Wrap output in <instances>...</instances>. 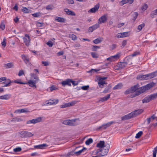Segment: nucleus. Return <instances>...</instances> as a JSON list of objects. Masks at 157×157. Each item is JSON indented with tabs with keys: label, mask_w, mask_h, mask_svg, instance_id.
Wrapping results in <instances>:
<instances>
[{
	"label": "nucleus",
	"mask_w": 157,
	"mask_h": 157,
	"mask_svg": "<svg viewBox=\"0 0 157 157\" xmlns=\"http://www.w3.org/2000/svg\"><path fill=\"white\" fill-rule=\"evenodd\" d=\"M153 86V84L150 83L139 88V85L137 84L132 87L130 89L127 90L125 91V94H127L131 93V95H129V98H133L144 92L146 90H149Z\"/></svg>",
	"instance_id": "f257e3e1"
},
{
	"label": "nucleus",
	"mask_w": 157,
	"mask_h": 157,
	"mask_svg": "<svg viewBox=\"0 0 157 157\" xmlns=\"http://www.w3.org/2000/svg\"><path fill=\"white\" fill-rule=\"evenodd\" d=\"M143 110L142 109L135 110L131 113L122 117L121 119L123 121L130 119L133 117H136V116L142 113L143 112Z\"/></svg>",
	"instance_id": "f03ea898"
},
{
	"label": "nucleus",
	"mask_w": 157,
	"mask_h": 157,
	"mask_svg": "<svg viewBox=\"0 0 157 157\" xmlns=\"http://www.w3.org/2000/svg\"><path fill=\"white\" fill-rule=\"evenodd\" d=\"M62 123L65 125L74 126L77 125L79 124V120L78 119L68 120L64 121Z\"/></svg>",
	"instance_id": "7ed1b4c3"
},
{
	"label": "nucleus",
	"mask_w": 157,
	"mask_h": 157,
	"mask_svg": "<svg viewBox=\"0 0 157 157\" xmlns=\"http://www.w3.org/2000/svg\"><path fill=\"white\" fill-rule=\"evenodd\" d=\"M157 98V93L149 95L145 97L143 100V102L147 103Z\"/></svg>",
	"instance_id": "20e7f679"
},
{
	"label": "nucleus",
	"mask_w": 157,
	"mask_h": 157,
	"mask_svg": "<svg viewBox=\"0 0 157 157\" xmlns=\"http://www.w3.org/2000/svg\"><path fill=\"white\" fill-rule=\"evenodd\" d=\"M109 148V144H105L104 147H103V148L101 151V155L103 156L107 155L108 152Z\"/></svg>",
	"instance_id": "39448f33"
},
{
	"label": "nucleus",
	"mask_w": 157,
	"mask_h": 157,
	"mask_svg": "<svg viewBox=\"0 0 157 157\" xmlns=\"http://www.w3.org/2000/svg\"><path fill=\"white\" fill-rule=\"evenodd\" d=\"M107 20V15L106 14H104L99 18L98 21V24H99L104 23L106 22Z\"/></svg>",
	"instance_id": "423d86ee"
},
{
	"label": "nucleus",
	"mask_w": 157,
	"mask_h": 157,
	"mask_svg": "<svg viewBox=\"0 0 157 157\" xmlns=\"http://www.w3.org/2000/svg\"><path fill=\"white\" fill-rule=\"evenodd\" d=\"M41 121V118L38 117L36 119H33L32 120H29L27 122V124H35L40 122Z\"/></svg>",
	"instance_id": "0eeeda50"
},
{
	"label": "nucleus",
	"mask_w": 157,
	"mask_h": 157,
	"mask_svg": "<svg viewBox=\"0 0 157 157\" xmlns=\"http://www.w3.org/2000/svg\"><path fill=\"white\" fill-rule=\"evenodd\" d=\"M23 39L24 42L27 46H29L30 41L29 36L27 34H25Z\"/></svg>",
	"instance_id": "6e6552de"
},
{
	"label": "nucleus",
	"mask_w": 157,
	"mask_h": 157,
	"mask_svg": "<svg viewBox=\"0 0 157 157\" xmlns=\"http://www.w3.org/2000/svg\"><path fill=\"white\" fill-rule=\"evenodd\" d=\"M77 103V102L75 101H73L71 102H68L64 104L61 105V107L62 108H65L71 106H72L74 105L75 104Z\"/></svg>",
	"instance_id": "1a4fd4ad"
},
{
	"label": "nucleus",
	"mask_w": 157,
	"mask_h": 157,
	"mask_svg": "<svg viewBox=\"0 0 157 157\" xmlns=\"http://www.w3.org/2000/svg\"><path fill=\"white\" fill-rule=\"evenodd\" d=\"M71 79H67L65 80L62 81L61 82V84L62 86L64 87L66 85H67L69 86H71Z\"/></svg>",
	"instance_id": "9d476101"
},
{
	"label": "nucleus",
	"mask_w": 157,
	"mask_h": 157,
	"mask_svg": "<svg viewBox=\"0 0 157 157\" xmlns=\"http://www.w3.org/2000/svg\"><path fill=\"white\" fill-rule=\"evenodd\" d=\"M99 7V4H96L94 7L92 8L89 10L88 12L89 13H95L98 10Z\"/></svg>",
	"instance_id": "9b49d317"
},
{
	"label": "nucleus",
	"mask_w": 157,
	"mask_h": 157,
	"mask_svg": "<svg viewBox=\"0 0 157 157\" xmlns=\"http://www.w3.org/2000/svg\"><path fill=\"white\" fill-rule=\"evenodd\" d=\"M58 100H49L47 101L46 102V103L47 105H51L54 104H56L58 103Z\"/></svg>",
	"instance_id": "f8f14e48"
},
{
	"label": "nucleus",
	"mask_w": 157,
	"mask_h": 157,
	"mask_svg": "<svg viewBox=\"0 0 157 157\" xmlns=\"http://www.w3.org/2000/svg\"><path fill=\"white\" fill-rule=\"evenodd\" d=\"M99 27V25L98 23L96 24L93 26L89 28V32H93L94 30H96Z\"/></svg>",
	"instance_id": "ddd939ff"
},
{
	"label": "nucleus",
	"mask_w": 157,
	"mask_h": 157,
	"mask_svg": "<svg viewBox=\"0 0 157 157\" xmlns=\"http://www.w3.org/2000/svg\"><path fill=\"white\" fill-rule=\"evenodd\" d=\"M21 58L26 64H27L29 62V58L28 56L24 54H22L21 55Z\"/></svg>",
	"instance_id": "4468645a"
},
{
	"label": "nucleus",
	"mask_w": 157,
	"mask_h": 157,
	"mask_svg": "<svg viewBox=\"0 0 157 157\" xmlns=\"http://www.w3.org/2000/svg\"><path fill=\"white\" fill-rule=\"evenodd\" d=\"M106 78L103 77L101 78H99L98 82V84L100 86H103L104 84H105V80Z\"/></svg>",
	"instance_id": "2eb2a0df"
},
{
	"label": "nucleus",
	"mask_w": 157,
	"mask_h": 157,
	"mask_svg": "<svg viewBox=\"0 0 157 157\" xmlns=\"http://www.w3.org/2000/svg\"><path fill=\"white\" fill-rule=\"evenodd\" d=\"M11 95L10 94H6L2 95L0 96V99L2 100H8L11 97Z\"/></svg>",
	"instance_id": "dca6fc26"
},
{
	"label": "nucleus",
	"mask_w": 157,
	"mask_h": 157,
	"mask_svg": "<svg viewBox=\"0 0 157 157\" xmlns=\"http://www.w3.org/2000/svg\"><path fill=\"white\" fill-rule=\"evenodd\" d=\"M31 76L33 80V81L35 82V83H37L39 80V78L34 73H31Z\"/></svg>",
	"instance_id": "f3484780"
},
{
	"label": "nucleus",
	"mask_w": 157,
	"mask_h": 157,
	"mask_svg": "<svg viewBox=\"0 0 157 157\" xmlns=\"http://www.w3.org/2000/svg\"><path fill=\"white\" fill-rule=\"evenodd\" d=\"M64 11L67 14L71 16H75V13L73 11L69 10L68 9H65L64 10Z\"/></svg>",
	"instance_id": "a211bd4d"
},
{
	"label": "nucleus",
	"mask_w": 157,
	"mask_h": 157,
	"mask_svg": "<svg viewBox=\"0 0 157 157\" xmlns=\"http://www.w3.org/2000/svg\"><path fill=\"white\" fill-rule=\"evenodd\" d=\"M4 66L6 69L10 68L13 67L14 64L13 62H10L4 64Z\"/></svg>",
	"instance_id": "6ab92c4d"
},
{
	"label": "nucleus",
	"mask_w": 157,
	"mask_h": 157,
	"mask_svg": "<svg viewBox=\"0 0 157 157\" xmlns=\"http://www.w3.org/2000/svg\"><path fill=\"white\" fill-rule=\"evenodd\" d=\"M136 78L140 80H146L145 75H139L137 76Z\"/></svg>",
	"instance_id": "aec40b11"
},
{
	"label": "nucleus",
	"mask_w": 157,
	"mask_h": 157,
	"mask_svg": "<svg viewBox=\"0 0 157 157\" xmlns=\"http://www.w3.org/2000/svg\"><path fill=\"white\" fill-rule=\"evenodd\" d=\"M105 142L104 141H100L99 143H98L97 144V147L102 148L104 147L105 145Z\"/></svg>",
	"instance_id": "412c9836"
},
{
	"label": "nucleus",
	"mask_w": 157,
	"mask_h": 157,
	"mask_svg": "<svg viewBox=\"0 0 157 157\" xmlns=\"http://www.w3.org/2000/svg\"><path fill=\"white\" fill-rule=\"evenodd\" d=\"M22 121V119L19 117H16L13 118L11 121L12 122H19Z\"/></svg>",
	"instance_id": "4be33fe9"
},
{
	"label": "nucleus",
	"mask_w": 157,
	"mask_h": 157,
	"mask_svg": "<svg viewBox=\"0 0 157 157\" xmlns=\"http://www.w3.org/2000/svg\"><path fill=\"white\" fill-rule=\"evenodd\" d=\"M148 74L151 79L157 76V71Z\"/></svg>",
	"instance_id": "5701e85b"
},
{
	"label": "nucleus",
	"mask_w": 157,
	"mask_h": 157,
	"mask_svg": "<svg viewBox=\"0 0 157 157\" xmlns=\"http://www.w3.org/2000/svg\"><path fill=\"white\" fill-rule=\"evenodd\" d=\"M133 1H121L119 2V4L120 6H122L124 4L128 3V2L130 4H131L133 3Z\"/></svg>",
	"instance_id": "b1692460"
},
{
	"label": "nucleus",
	"mask_w": 157,
	"mask_h": 157,
	"mask_svg": "<svg viewBox=\"0 0 157 157\" xmlns=\"http://www.w3.org/2000/svg\"><path fill=\"white\" fill-rule=\"evenodd\" d=\"M103 39L101 37H99L97 38L96 39L94 40L93 42L94 43L96 44H97L99 43L102 41Z\"/></svg>",
	"instance_id": "393cba45"
},
{
	"label": "nucleus",
	"mask_w": 157,
	"mask_h": 157,
	"mask_svg": "<svg viewBox=\"0 0 157 157\" xmlns=\"http://www.w3.org/2000/svg\"><path fill=\"white\" fill-rule=\"evenodd\" d=\"M28 83L29 84V85L30 86L32 87H34V88H36V83H35L33 81H32V80H29L28 82Z\"/></svg>",
	"instance_id": "a878e982"
},
{
	"label": "nucleus",
	"mask_w": 157,
	"mask_h": 157,
	"mask_svg": "<svg viewBox=\"0 0 157 157\" xmlns=\"http://www.w3.org/2000/svg\"><path fill=\"white\" fill-rule=\"evenodd\" d=\"M113 121H111L110 122H109L107 124H103V125L101 127V128H104L105 129L107 127H109L110 126L111 124H113Z\"/></svg>",
	"instance_id": "bb28decb"
},
{
	"label": "nucleus",
	"mask_w": 157,
	"mask_h": 157,
	"mask_svg": "<svg viewBox=\"0 0 157 157\" xmlns=\"http://www.w3.org/2000/svg\"><path fill=\"white\" fill-rule=\"evenodd\" d=\"M121 56V53H117L116 55L112 56L113 60L115 61L116 60L118 59Z\"/></svg>",
	"instance_id": "cd10ccee"
},
{
	"label": "nucleus",
	"mask_w": 157,
	"mask_h": 157,
	"mask_svg": "<svg viewBox=\"0 0 157 157\" xmlns=\"http://www.w3.org/2000/svg\"><path fill=\"white\" fill-rule=\"evenodd\" d=\"M110 94H109L107 96L101 98L100 100V101L102 102L107 101L110 98Z\"/></svg>",
	"instance_id": "c85d7f7f"
},
{
	"label": "nucleus",
	"mask_w": 157,
	"mask_h": 157,
	"mask_svg": "<svg viewBox=\"0 0 157 157\" xmlns=\"http://www.w3.org/2000/svg\"><path fill=\"white\" fill-rule=\"evenodd\" d=\"M55 20L60 22H64L65 20L64 18L59 17H56Z\"/></svg>",
	"instance_id": "c756f323"
},
{
	"label": "nucleus",
	"mask_w": 157,
	"mask_h": 157,
	"mask_svg": "<svg viewBox=\"0 0 157 157\" xmlns=\"http://www.w3.org/2000/svg\"><path fill=\"white\" fill-rule=\"evenodd\" d=\"M145 25L144 23H142L141 24L139 25L137 27V31L140 32L141 30L145 26Z\"/></svg>",
	"instance_id": "7c9ffc66"
},
{
	"label": "nucleus",
	"mask_w": 157,
	"mask_h": 157,
	"mask_svg": "<svg viewBox=\"0 0 157 157\" xmlns=\"http://www.w3.org/2000/svg\"><path fill=\"white\" fill-rule=\"evenodd\" d=\"M11 82V81L8 79V81L7 82L6 81H4V82H2V83H4L5 84L4 85L3 87H7L9 86L10 85V83Z\"/></svg>",
	"instance_id": "2f4dec72"
},
{
	"label": "nucleus",
	"mask_w": 157,
	"mask_h": 157,
	"mask_svg": "<svg viewBox=\"0 0 157 157\" xmlns=\"http://www.w3.org/2000/svg\"><path fill=\"white\" fill-rule=\"evenodd\" d=\"M122 84L121 83H119L116 85L113 88V90H116L117 89H119L122 86Z\"/></svg>",
	"instance_id": "473e14b6"
},
{
	"label": "nucleus",
	"mask_w": 157,
	"mask_h": 157,
	"mask_svg": "<svg viewBox=\"0 0 157 157\" xmlns=\"http://www.w3.org/2000/svg\"><path fill=\"white\" fill-rule=\"evenodd\" d=\"M155 15H157V9L152 11L150 14L151 17L152 18L154 17Z\"/></svg>",
	"instance_id": "72a5a7b5"
},
{
	"label": "nucleus",
	"mask_w": 157,
	"mask_h": 157,
	"mask_svg": "<svg viewBox=\"0 0 157 157\" xmlns=\"http://www.w3.org/2000/svg\"><path fill=\"white\" fill-rule=\"evenodd\" d=\"M86 148L84 147L82 149L79 150V151H76L75 152V154L77 155H80L84 150H86Z\"/></svg>",
	"instance_id": "f704fd0d"
},
{
	"label": "nucleus",
	"mask_w": 157,
	"mask_h": 157,
	"mask_svg": "<svg viewBox=\"0 0 157 157\" xmlns=\"http://www.w3.org/2000/svg\"><path fill=\"white\" fill-rule=\"evenodd\" d=\"M93 142V139L91 138H90L88 140H87L85 144L86 145H89L90 144L92 143Z\"/></svg>",
	"instance_id": "c9c22d12"
},
{
	"label": "nucleus",
	"mask_w": 157,
	"mask_h": 157,
	"mask_svg": "<svg viewBox=\"0 0 157 157\" xmlns=\"http://www.w3.org/2000/svg\"><path fill=\"white\" fill-rule=\"evenodd\" d=\"M143 132L142 131L139 132L137 133L135 136V138L136 139L139 138L143 134Z\"/></svg>",
	"instance_id": "e433bc0d"
},
{
	"label": "nucleus",
	"mask_w": 157,
	"mask_h": 157,
	"mask_svg": "<svg viewBox=\"0 0 157 157\" xmlns=\"http://www.w3.org/2000/svg\"><path fill=\"white\" fill-rule=\"evenodd\" d=\"M14 82L16 83L20 84H27L26 82H21V79H19L18 80H14Z\"/></svg>",
	"instance_id": "4c0bfd02"
},
{
	"label": "nucleus",
	"mask_w": 157,
	"mask_h": 157,
	"mask_svg": "<svg viewBox=\"0 0 157 157\" xmlns=\"http://www.w3.org/2000/svg\"><path fill=\"white\" fill-rule=\"evenodd\" d=\"M91 55L93 58H97L98 57V54L94 52H92L91 53Z\"/></svg>",
	"instance_id": "58836bf2"
},
{
	"label": "nucleus",
	"mask_w": 157,
	"mask_h": 157,
	"mask_svg": "<svg viewBox=\"0 0 157 157\" xmlns=\"http://www.w3.org/2000/svg\"><path fill=\"white\" fill-rule=\"evenodd\" d=\"M26 131H21L20 133V134L22 138L26 137Z\"/></svg>",
	"instance_id": "ea45409f"
},
{
	"label": "nucleus",
	"mask_w": 157,
	"mask_h": 157,
	"mask_svg": "<svg viewBox=\"0 0 157 157\" xmlns=\"http://www.w3.org/2000/svg\"><path fill=\"white\" fill-rule=\"evenodd\" d=\"M148 8V6L147 4H145L143 5L141 7V10L143 11L146 10Z\"/></svg>",
	"instance_id": "a19ab883"
},
{
	"label": "nucleus",
	"mask_w": 157,
	"mask_h": 157,
	"mask_svg": "<svg viewBox=\"0 0 157 157\" xmlns=\"http://www.w3.org/2000/svg\"><path fill=\"white\" fill-rule=\"evenodd\" d=\"M54 8L53 6L52 5H48L46 7V9L47 10H52Z\"/></svg>",
	"instance_id": "79ce46f5"
},
{
	"label": "nucleus",
	"mask_w": 157,
	"mask_h": 157,
	"mask_svg": "<svg viewBox=\"0 0 157 157\" xmlns=\"http://www.w3.org/2000/svg\"><path fill=\"white\" fill-rule=\"evenodd\" d=\"M138 13L137 12H134V13H133V21H134L136 19L137 17H138Z\"/></svg>",
	"instance_id": "37998d69"
},
{
	"label": "nucleus",
	"mask_w": 157,
	"mask_h": 157,
	"mask_svg": "<svg viewBox=\"0 0 157 157\" xmlns=\"http://www.w3.org/2000/svg\"><path fill=\"white\" fill-rule=\"evenodd\" d=\"M126 65L125 63H120L119 64V67L121 68H123L126 66Z\"/></svg>",
	"instance_id": "c03bdc74"
},
{
	"label": "nucleus",
	"mask_w": 157,
	"mask_h": 157,
	"mask_svg": "<svg viewBox=\"0 0 157 157\" xmlns=\"http://www.w3.org/2000/svg\"><path fill=\"white\" fill-rule=\"evenodd\" d=\"M100 47L98 46H93L92 47V50L93 51H97L98 49H99Z\"/></svg>",
	"instance_id": "a18cd8bd"
},
{
	"label": "nucleus",
	"mask_w": 157,
	"mask_h": 157,
	"mask_svg": "<svg viewBox=\"0 0 157 157\" xmlns=\"http://www.w3.org/2000/svg\"><path fill=\"white\" fill-rule=\"evenodd\" d=\"M33 135V134L30 132L26 131V137H31Z\"/></svg>",
	"instance_id": "49530a36"
},
{
	"label": "nucleus",
	"mask_w": 157,
	"mask_h": 157,
	"mask_svg": "<svg viewBox=\"0 0 157 157\" xmlns=\"http://www.w3.org/2000/svg\"><path fill=\"white\" fill-rule=\"evenodd\" d=\"M22 150L21 148L20 147H17L13 149L14 152H17L21 151Z\"/></svg>",
	"instance_id": "de8ad7c7"
},
{
	"label": "nucleus",
	"mask_w": 157,
	"mask_h": 157,
	"mask_svg": "<svg viewBox=\"0 0 157 157\" xmlns=\"http://www.w3.org/2000/svg\"><path fill=\"white\" fill-rule=\"evenodd\" d=\"M69 37L71 38L73 40H75L77 39V36L75 35L74 34L70 35Z\"/></svg>",
	"instance_id": "09e8293b"
},
{
	"label": "nucleus",
	"mask_w": 157,
	"mask_h": 157,
	"mask_svg": "<svg viewBox=\"0 0 157 157\" xmlns=\"http://www.w3.org/2000/svg\"><path fill=\"white\" fill-rule=\"evenodd\" d=\"M36 25L38 27L40 28L43 25H44V23L43 22L41 23L37 21L36 22Z\"/></svg>",
	"instance_id": "8fccbe9b"
},
{
	"label": "nucleus",
	"mask_w": 157,
	"mask_h": 157,
	"mask_svg": "<svg viewBox=\"0 0 157 157\" xmlns=\"http://www.w3.org/2000/svg\"><path fill=\"white\" fill-rule=\"evenodd\" d=\"M5 28V24L3 22H1L0 25V28L2 30H4Z\"/></svg>",
	"instance_id": "3c124183"
},
{
	"label": "nucleus",
	"mask_w": 157,
	"mask_h": 157,
	"mask_svg": "<svg viewBox=\"0 0 157 157\" xmlns=\"http://www.w3.org/2000/svg\"><path fill=\"white\" fill-rule=\"evenodd\" d=\"M22 11L25 13H28L29 10L28 9L25 7H23L22 8Z\"/></svg>",
	"instance_id": "603ef678"
},
{
	"label": "nucleus",
	"mask_w": 157,
	"mask_h": 157,
	"mask_svg": "<svg viewBox=\"0 0 157 157\" xmlns=\"http://www.w3.org/2000/svg\"><path fill=\"white\" fill-rule=\"evenodd\" d=\"M58 89L56 86L54 85L52 86L51 87H50V90L52 91L53 90H57Z\"/></svg>",
	"instance_id": "864d4df0"
},
{
	"label": "nucleus",
	"mask_w": 157,
	"mask_h": 157,
	"mask_svg": "<svg viewBox=\"0 0 157 157\" xmlns=\"http://www.w3.org/2000/svg\"><path fill=\"white\" fill-rule=\"evenodd\" d=\"M123 37H127L128 36V32L121 33Z\"/></svg>",
	"instance_id": "5fc2aeb1"
},
{
	"label": "nucleus",
	"mask_w": 157,
	"mask_h": 157,
	"mask_svg": "<svg viewBox=\"0 0 157 157\" xmlns=\"http://www.w3.org/2000/svg\"><path fill=\"white\" fill-rule=\"evenodd\" d=\"M89 88V85L81 87V88L83 90H88Z\"/></svg>",
	"instance_id": "6e6d98bb"
},
{
	"label": "nucleus",
	"mask_w": 157,
	"mask_h": 157,
	"mask_svg": "<svg viewBox=\"0 0 157 157\" xmlns=\"http://www.w3.org/2000/svg\"><path fill=\"white\" fill-rule=\"evenodd\" d=\"M47 146L48 145L46 144H40V149H43Z\"/></svg>",
	"instance_id": "4d7b16f0"
},
{
	"label": "nucleus",
	"mask_w": 157,
	"mask_h": 157,
	"mask_svg": "<svg viewBox=\"0 0 157 157\" xmlns=\"http://www.w3.org/2000/svg\"><path fill=\"white\" fill-rule=\"evenodd\" d=\"M6 39L5 38H4L2 41V42L1 43L2 45L4 47H5L6 46Z\"/></svg>",
	"instance_id": "13d9d810"
},
{
	"label": "nucleus",
	"mask_w": 157,
	"mask_h": 157,
	"mask_svg": "<svg viewBox=\"0 0 157 157\" xmlns=\"http://www.w3.org/2000/svg\"><path fill=\"white\" fill-rule=\"evenodd\" d=\"M47 45H48L49 47H51L53 45V43L51 41H49L48 42L46 43Z\"/></svg>",
	"instance_id": "bf43d9fd"
},
{
	"label": "nucleus",
	"mask_w": 157,
	"mask_h": 157,
	"mask_svg": "<svg viewBox=\"0 0 157 157\" xmlns=\"http://www.w3.org/2000/svg\"><path fill=\"white\" fill-rule=\"evenodd\" d=\"M117 38H123V36L121 33H118L116 36Z\"/></svg>",
	"instance_id": "052dcab7"
},
{
	"label": "nucleus",
	"mask_w": 157,
	"mask_h": 157,
	"mask_svg": "<svg viewBox=\"0 0 157 157\" xmlns=\"http://www.w3.org/2000/svg\"><path fill=\"white\" fill-rule=\"evenodd\" d=\"M140 54V52H134L131 55V56L132 57H134L135 56H136L137 55H138Z\"/></svg>",
	"instance_id": "680f3d73"
},
{
	"label": "nucleus",
	"mask_w": 157,
	"mask_h": 157,
	"mask_svg": "<svg viewBox=\"0 0 157 157\" xmlns=\"http://www.w3.org/2000/svg\"><path fill=\"white\" fill-rule=\"evenodd\" d=\"M24 74V72L23 70H20L18 73V75L19 76H21Z\"/></svg>",
	"instance_id": "e2e57ef3"
},
{
	"label": "nucleus",
	"mask_w": 157,
	"mask_h": 157,
	"mask_svg": "<svg viewBox=\"0 0 157 157\" xmlns=\"http://www.w3.org/2000/svg\"><path fill=\"white\" fill-rule=\"evenodd\" d=\"M157 152V147H155L153 150V155H156Z\"/></svg>",
	"instance_id": "0e129e2a"
},
{
	"label": "nucleus",
	"mask_w": 157,
	"mask_h": 157,
	"mask_svg": "<svg viewBox=\"0 0 157 157\" xmlns=\"http://www.w3.org/2000/svg\"><path fill=\"white\" fill-rule=\"evenodd\" d=\"M7 79V78L6 77H2L0 78V82L2 81H6Z\"/></svg>",
	"instance_id": "69168bd1"
},
{
	"label": "nucleus",
	"mask_w": 157,
	"mask_h": 157,
	"mask_svg": "<svg viewBox=\"0 0 157 157\" xmlns=\"http://www.w3.org/2000/svg\"><path fill=\"white\" fill-rule=\"evenodd\" d=\"M42 63L44 64L45 66H47L49 65L48 63L46 61H42Z\"/></svg>",
	"instance_id": "338daca9"
},
{
	"label": "nucleus",
	"mask_w": 157,
	"mask_h": 157,
	"mask_svg": "<svg viewBox=\"0 0 157 157\" xmlns=\"http://www.w3.org/2000/svg\"><path fill=\"white\" fill-rule=\"evenodd\" d=\"M127 42L126 40H124L122 42V46L124 47L127 44Z\"/></svg>",
	"instance_id": "774afa93"
}]
</instances>
